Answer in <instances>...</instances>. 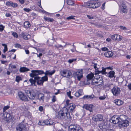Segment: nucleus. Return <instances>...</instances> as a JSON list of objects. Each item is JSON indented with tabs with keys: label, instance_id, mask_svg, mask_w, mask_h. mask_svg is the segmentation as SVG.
I'll return each mask as SVG.
<instances>
[{
	"label": "nucleus",
	"instance_id": "58",
	"mask_svg": "<svg viewBox=\"0 0 131 131\" xmlns=\"http://www.w3.org/2000/svg\"><path fill=\"white\" fill-rule=\"evenodd\" d=\"M119 28L122 29L124 30H126V28L125 26H119Z\"/></svg>",
	"mask_w": 131,
	"mask_h": 131
},
{
	"label": "nucleus",
	"instance_id": "18",
	"mask_svg": "<svg viewBox=\"0 0 131 131\" xmlns=\"http://www.w3.org/2000/svg\"><path fill=\"white\" fill-rule=\"evenodd\" d=\"M112 38L113 40H116L117 41H120L122 39V36L118 35H112Z\"/></svg>",
	"mask_w": 131,
	"mask_h": 131
},
{
	"label": "nucleus",
	"instance_id": "61",
	"mask_svg": "<svg viewBox=\"0 0 131 131\" xmlns=\"http://www.w3.org/2000/svg\"><path fill=\"white\" fill-rule=\"evenodd\" d=\"M106 69L112 70H113V66L109 67H106Z\"/></svg>",
	"mask_w": 131,
	"mask_h": 131
},
{
	"label": "nucleus",
	"instance_id": "33",
	"mask_svg": "<svg viewBox=\"0 0 131 131\" xmlns=\"http://www.w3.org/2000/svg\"><path fill=\"white\" fill-rule=\"evenodd\" d=\"M94 77V74L92 73L89 74L86 76L87 79L88 80H90L92 79Z\"/></svg>",
	"mask_w": 131,
	"mask_h": 131
},
{
	"label": "nucleus",
	"instance_id": "17",
	"mask_svg": "<svg viewBox=\"0 0 131 131\" xmlns=\"http://www.w3.org/2000/svg\"><path fill=\"white\" fill-rule=\"evenodd\" d=\"M37 95V91L36 90H32L29 95H28V97L29 99L34 100L35 99Z\"/></svg>",
	"mask_w": 131,
	"mask_h": 131
},
{
	"label": "nucleus",
	"instance_id": "60",
	"mask_svg": "<svg viewBox=\"0 0 131 131\" xmlns=\"http://www.w3.org/2000/svg\"><path fill=\"white\" fill-rule=\"evenodd\" d=\"M94 96L92 94L91 95H89V99H91L94 98Z\"/></svg>",
	"mask_w": 131,
	"mask_h": 131
},
{
	"label": "nucleus",
	"instance_id": "64",
	"mask_svg": "<svg viewBox=\"0 0 131 131\" xmlns=\"http://www.w3.org/2000/svg\"><path fill=\"white\" fill-rule=\"evenodd\" d=\"M10 16L11 14L9 13H6L5 14V16L7 17H9Z\"/></svg>",
	"mask_w": 131,
	"mask_h": 131
},
{
	"label": "nucleus",
	"instance_id": "45",
	"mask_svg": "<svg viewBox=\"0 0 131 131\" xmlns=\"http://www.w3.org/2000/svg\"><path fill=\"white\" fill-rule=\"evenodd\" d=\"M12 35L14 36V37L17 38L18 37V35L17 34L16 32H13L12 34Z\"/></svg>",
	"mask_w": 131,
	"mask_h": 131
},
{
	"label": "nucleus",
	"instance_id": "47",
	"mask_svg": "<svg viewBox=\"0 0 131 131\" xmlns=\"http://www.w3.org/2000/svg\"><path fill=\"white\" fill-rule=\"evenodd\" d=\"M71 91H69V92H67V95L70 99H72V98L73 97L71 96Z\"/></svg>",
	"mask_w": 131,
	"mask_h": 131
},
{
	"label": "nucleus",
	"instance_id": "24",
	"mask_svg": "<svg viewBox=\"0 0 131 131\" xmlns=\"http://www.w3.org/2000/svg\"><path fill=\"white\" fill-rule=\"evenodd\" d=\"M55 72V71L54 70L52 71H50V70H47L46 71L45 73L44 72L43 74H44L46 75H51Z\"/></svg>",
	"mask_w": 131,
	"mask_h": 131
},
{
	"label": "nucleus",
	"instance_id": "52",
	"mask_svg": "<svg viewBox=\"0 0 131 131\" xmlns=\"http://www.w3.org/2000/svg\"><path fill=\"white\" fill-rule=\"evenodd\" d=\"M23 9L26 12H29L31 10V9L28 8H25Z\"/></svg>",
	"mask_w": 131,
	"mask_h": 131
},
{
	"label": "nucleus",
	"instance_id": "5",
	"mask_svg": "<svg viewBox=\"0 0 131 131\" xmlns=\"http://www.w3.org/2000/svg\"><path fill=\"white\" fill-rule=\"evenodd\" d=\"M69 131H83L80 126L77 125H70L68 128Z\"/></svg>",
	"mask_w": 131,
	"mask_h": 131
},
{
	"label": "nucleus",
	"instance_id": "15",
	"mask_svg": "<svg viewBox=\"0 0 131 131\" xmlns=\"http://www.w3.org/2000/svg\"><path fill=\"white\" fill-rule=\"evenodd\" d=\"M103 119V116L100 114L94 115L93 117V119L96 121H101Z\"/></svg>",
	"mask_w": 131,
	"mask_h": 131
},
{
	"label": "nucleus",
	"instance_id": "16",
	"mask_svg": "<svg viewBox=\"0 0 131 131\" xmlns=\"http://www.w3.org/2000/svg\"><path fill=\"white\" fill-rule=\"evenodd\" d=\"M18 96L20 99L23 101H27L28 100L27 96L22 92H20L18 93Z\"/></svg>",
	"mask_w": 131,
	"mask_h": 131
},
{
	"label": "nucleus",
	"instance_id": "22",
	"mask_svg": "<svg viewBox=\"0 0 131 131\" xmlns=\"http://www.w3.org/2000/svg\"><path fill=\"white\" fill-rule=\"evenodd\" d=\"M45 125H51L53 124V122L51 119H49L45 121Z\"/></svg>",
	"mask_w": 131,
	"mask_h": 131
},
{
	"label": "nucleus",
	"instance_id": "7",
	"mask_svg": "<svg viewBox=\"0 0 131 131\" xmlns=\"http://www.w3.org/2000/svg\"><path fill=\"white\" fill-rule=\"evenodd\" d=\"M60 73L61 75L63 77L70 78L72 77L71 71L68 70H63L61 71Z\"/></svg>",
	"mask_w": 131,
	"mask_h": 131
},
{
	"label": "nucleus",
	"instance_id": "53",
	"mask_svg": "<svg viewBox=\"0 0 131 131\" xmlns=\"http://www.w3.org/2000/svg\"><path fill=\"white\" fill-rule=\"evenodd\" d=\"M9 67L12 69H15L16 68V67L15 65H12L11 64H9Z\"/></svg>",
	"mask_w": 131,
	"mask_h": 131
},
{
	"label": "nucleus",
	"instance_id": "6",
	"mask_svg": "<svg viewBox=\"0 0 131 131\" xmlns=\"http://www.w3.org/2000/svg\"><path fill=\"white\" fill-rule=\"evenodd\" d=\"M73 75L75 79H77L78 81H80L83 77L82 70H78L74 73Z\"/></svg>",
	"mask_w": 131,
	"mask_h": 131
},
{
	"label": "nucleus",
	"instance_id": "12",
	"mask_svg": "<svg viewBox=\"0 0 131 131\" xmlns=\"http://www.w3.org/2000/svg\"><path fill=\"white\" fill-rule=\"evenodd\" d=\"M111 122L113 123L114 124H116L120 123V120L119 119V117L117 115H114L112 117L110 120Z\"/></svg>",
	"mask_w": 131,
	"mask_h": 131
},
{
	"label": "nucleus",
	"instance_id": "48",
	"mask_svg": "<svg viewBox=\"0 0 131 131\" xmlns=\"http://www.w3.org/2000/svg\"><path fill=\"white\" fill-rule=\"evenodd\" d=\"M74 16H70L68 17H67L66 18L67 19L69 20L71 19H74Z\"/></svg>",
	"mask_w": 131,
	"mask_h": 131
},
{
	"label": "nucleus",
	"instance_id": "35",
	"mask_svg": "<svg viewBox=\"0 0 131 131\" xmlns=\"http://www.w3.org/2000/svg\"><path fill=\"white\" fill-rule=\"evenodd\" d=\"M67 4L70 5H72L74 3V1L72 0H68L67 1Z\"/></svg>",
	"mask_w": 131,
	"mask_h": 131
},
{
	"label": "nucleus",
	"instance_id": "1",
	"mask_svg": "<svg viewBox=\"0 0 131 131\" xmlns=\"http://www.w3.org/2000/svg\"><path fill=\"white\" fill-rule=\"evenodd\" d=\"M31 73L30 74V77L34 78L35 80L37 81V84L38 85H43V81L41 79V78L38 76L39 75H41L44 73L43 70H32Z\"/></svg>",
	"mask_w": 131,
	"mask_h": 131
},
{
	"label": "nucleus",
	"instance_id": "28",
	"mask_svg": "<svg viewBox=\"0 0 131 131\" xmlns=\"http://www.w3.org/2000/svg\"><path fill=\"white\" fill-rule=\"evenodd\" d=\"M29 70V69L24 67H21L19 69V71L21 72H23L26 71H28Z\"/></svg>",
	"mask_w": 131,
	"mask_h": 131
},
{
	"label": "nucleus",
	"instance_id": "14",
	"mask_svg": "<svg viewBox=\"0 0 131 131\" xmlns=\"http://www.w3.org/2000/svg\"><path fill=\"white\" fill-rule=\"evenodd\" d=\"M94 106L93 105L91 104H85L84 105L83 107L86 110L89 111L90 112H93Z\"/></svg>",
	"mask_w": 131,
	"mask_h": 131
},
{
	"label": "nucleus",
	"instance_id": "59",
	"mask_svg": "<svg viewBox=\"0 0 131 131\" xmlns=\"http://www.w3.org/2000/svg\"><path fill=\"white\" fill-rule=\"evenodd\" d=\"M74 95L77 97H79L80 96L79 93L78 92H75L74 94Z\"/></svg>",
	"mask_w": 131,
	"mask_h": 131
},
{
	"label": "nucleus",
	"instance_id": "63",
	"mask_svg": "<svg viewBox=\"0 0 131 131\" xmlns=\"http://www.w3.org/2000/svg\"><path fill=\"white\" fill-rule=\"evenodd\" d=\"M39 110L40 111H42L43 110V107L42 106H40L39 107Z\"/></svg>",
	"mask_w": 131,
	"mask_h": 131
},
{
	"label": "nucleus",
	"instance_id": "8",
	"mask_svg": "<svg viewBox=\"0 0 131 131\" xmlns=\"http://www.w3.org/2000/svg\"><path fill=\"white\" fill-rule=\"evenodd\" d=\"M129 122L127 120H125L119 123L118 127L121 129L123 128L125 129L129 126Z\"/></svg>",
	"mask_w": 131,
	"mask_h": 131
},
{
	"label": "nucleus",
	"instance_id": "13",
	"mask_svg": "<svg viewBox=\"0 0 131 131\" xmlns=\"http://www.w3.org/2000/svg\"><path fill=\"white\" fill-rule=\"evenodd\" d=\"M26 128L25 126L22 123H20L16 127V131H25Z\"/></svg>",
	"mask_w": 131,
	"mask_h": 131
},
{
	"label": "nucleus",
	"instance_id": "50",
	"mask_svg": "<svg viewBox=\"0 0 131 131\" xmlns=\"http://www.w3.org/2000/svg\"><path fill=\"white\" fill-rule=\"evenodd\" d=\"M76 59H70L68 61V62L70 63H71L72 62H73L74 61H76Z\"/></svg>",
	"mask_w": 131,
	"mask_h": 131
},
{
	"label": "nucleus",
	"instance_id": "9",
	"mask_svg": "<svg viewBox=\"0 0 131 131\" xmlns=\"http://www.w3.org/2000/svg\"><path fill=\"white\" fill-rule=\"evenodd\" d=\"M75 107L76 106L74 104L70 103L69 104H67L66 107H64L63 108H66L67 112L69 113L73 112Z\"/></svg>",
	"mask_w": 131,
	"mask_h": 131
},
{
	"label": "nucleus",
	"instance_id": "30",
	"mask_svg": "<svg viewBox=\"0 0 131 131\" xmlns=\"http://www.w3.org/2000/svg\"><path fill=\"white\" fill-rule=\"evenodd\" d=\"M100 80V79H99L94 78L92 80L91 84L92 85H95V86Z\"/></svg>",
	"mask_w": 131,
	"mask_h": 131
},
{
	"label": "nucleus",
	"instance_id": "20",
	"mask_svg": "<svg viewBox=\"0 0 131 131\" xmlns=\"http://www.w3.org/2000/svg\"><path fill=\"white\" fill-rule=\"evenodd\" d=\"M127 118V117L124 115H120V116L119 117V119L121 121L120 122L126 120Z\"/></svg>",
	"mask_w": 131,
	"mask_h": 131
},
{
	"label": "nucleus",
	"instance_id": "56",
	"mask_svg": "<svg viewBox=\"0 0 131 131\" xmlns=\"http://www.w3.org/2000/svg\"><path fill=\"white\" fill-rule=\"evenodd\" d=\"M31 91H30L28 90H26L25 91V93L27 94V95L28 96V95H29L30 94V93H31Z\"/></svg>",
	"mask_w": 131,
	"mask_h": 131
},
{
	"label": "nucleus",
	"instance_id": "32",
	"mask_svg": "<svg viewBox=\"0 0 131 131\" xmlns=\"http://www.w3.org/2000/svg\"><path fill=\"white\" fill-rule=\"evenodd\" d=\"M30 26L29 23L28 21H26L24 23V27L25 28H29Z\"/></svg>",
	"mask_w": 131,
	"mask_h": 131
},
{
	"label": "nucleus",
	"instance_id": "62",
	"mask_svg": "<svg viewBox=\"0 0 131 131\" xmlns=\"http://www.w3.org/2000/svg\"><path fill=\"white\" fill-rule=\"evenodd\" d=\"M37 55V57H39L40 58V57L42 56V54L41 53H39V54H38L37 53H36Z\"/></svg>",
	"mask_w": 131,
	"mask_h": 131
},
{
	"label": "nucleus",
	"instance_id": "44",
	"mask_svg": "<svg viewBox=\"0 0 131 131\" xmlns=\"http://www.w3.org/2000/svg\"><path fill=\"white\" fill-rule=\"evenodd\" d=\"M9 106L8 105H7L6 106H4V107H3V112H5L6 110L9 108Z\"/></svg>",
	"mask_w": 131,
	"mask_h": 131
},
{
	"label": "nucleus",
	"instance_id": "57",
	"mask_svg": "<svg viewBox=\"0 0 131 131\" xmlns=\"http://www.w3.org/2000/svg\"><path fill=\"white\" fill-rule=\"evenodd\" d=\"M12 2L10 1H8L6 3V5L7 6H10V5H11V4Z\"/></svg>",
	"mask_w": 131,
	"mask_h": 131
},
{
	"label": "nucleus",
	"instance_id": "21",
	"mask_svg": "<svg viewBox=\"0 0 131 131\" xmlns=\"http://www.w3.org/2000/svg\"><path fill=\"white\" fill-rule=\"evenodd\" d=\"M21 36L23 39L25 40H27L31 38V36L29 34L27 35L25 33H23L21 34Z\"/></svg>",
	"mask_w": 131,
	"mask_h": 131
},
{
	"label": "nucleus",
	"instance_id": "2",
	"mask_svg": "<svg viewBox=\"0 0 131 131\" xmlns=\"http://www.w3.org/2000/svg\"><path fill=\"white\" fill-rule=\"evenodd\" d=\"M66 109V108H63V110L59 113V115L62 120L70 121L72 119V117L67 112Z\"/></svg>",
	"mask_w": 131,
	"mask_h": 131
},
{
	"label": "nucleus",
	"instance_id": "31",
	"mask_svg": "<svg viewBox=\"0 0 131 131\" xmlns=\"http://www.w3.org/2000/svg\"><path fill=\"white\" fill-rule=\"evenodd\" d=\"M99 127L101 129H106L107 128L106 124H105V123H102L99 125Z\"/></svg>",
	"mask_w": 131,
	"mask_h": 131
},
{
	"label": "nucleus",
	"instance_id": "41",
	"mask_svg": "<svg viewBox=\"0 0 131 131\" xmlns=\"http://www.w3.org/2000/svg\"><path fill=\"white\" fill-rule=\"evenodd\" d=\"M21 80V77L19 76H17L16 77V81L18 83Z\"/></svg>",
	"mask_w": 131,
	"mask_h": 131
},
{
	"label": "nucleus",
	"instance_id": "42",
	"mask_svg": "<svg viewBox=\"0 0 131 131\" xmlns=\"http://www.w3.org/2000/svg\"><path fill=\"white\" fill-rule=\"evenodd\" d=\"M17 6V4L16 3H13L12 2L11 5H10V6H12L13 7H16Z\"/></svg>",
	"mask_w": 131,
	"mask_h": 131
},
{
	"label": "nucleus",
	"instance_id": "10",
	"mask_svg": "<svg viewBox=\"0 0 131 131\" xmlns=\"http://www.w3.org/2000/svg\"><path fill=\"white\" fill-rule=\"evenodd\" d=\"M121 89L117 86H114L112 89V92L114 96H117L120 93Z\"/></svg>",
	"mask_w": 131,
	"mask_h": 131
},
{
	"label": "nucleus",
	"instance_id": "54",
	"mask_svg": "<svg viewBox=\"0 0 131 131\" xmlns=\"http://www.w3.org/2000/svg\"><path fill=\"white\" fill-rule=\"evenodd\" d=\"M78 92L79 93L80 96L82 95L83 93V91L82 90H79Z\"/></svg>",
	"mask_w": 131,
	"mask_h": 131
},
{
	"label": "nucleus",
	"instance_id": "36",
	"mask_svg": "<svg viewBox=\"0 0 131 131\" xmlns=\"http://www.w3.org/2000/svg\"><path fill=\"white\" fill-rule=\"evenodd\" d=\"M112 85V84L111 83L108 82L105 84V87L106 88H110L111 86Z\"/></svg>",
	"mask_w": 131,
	"mask_h": 131
},
{
	"label": "nucleus",
	"instance_id": "29",
	"mask_svg": "<svg viewBox=\"0 0 131 131\" xmlns=\"http://www.w3.org/2000/svg\"><path fill=\"white\" fill-rule=\"evenodd\" d=\"M103 85V81L101 79L99 80V81H98L97 84H96L95 86L100 87Z\"/></svg>",
	"mask_w": 131,
	"mask_h": 131
},
{
	"label": "nucleus",
	"instance_id": "4",
	"mask_svg": "<svg viewBox=\"0 0 131 131\" xmlns=\"http://www.w3.org/2000/svg\"><path fill=\"white\" fill-rule=\"evenodd\" d=\"M93 66L95 69V74H107V72H106V68L104 67H102V70H99L98 68L97 67V64L96 63H93Z\"/></svg>",
	"mask_w": 131,
	"mask_h": 131
},
{
	"label": "nucleus",
	"instance_id": "43",
	"mask_svg": "<svg viewBox=\"0 0 131 131\" xmlns=\"http://www.w3.org/2000/svg\"><path fill=\"white\" fill-rule=\"evenodd\" d=\"M14 46L16 48H20L21 49V45L19 43H16L14 45Z\"/></svg>",
	"mask_w": 131,
	"mask_h": 131
},
{
	"label": "nucleus",
	"instance_id": "34",
	"mask_svg": "<svg viewBox=\"0 0 131 131\" xmlns=\"http://www.w3.org/2000/svg\"><path fill=\"white\" fill-rule=\"evenodd\" d=\"M44 19L46 21L48 22H52L54 21V19L52 18L48 17H45Z\"/></svg>",
	"mask_w": 131,
	"mask_h": 131
},
{
	"label": "nucleus",
	"instance_id": "3",
	"mask_svg": "<svg viewBox=\"0 0 131 131\" xmlns=\"http://www.w3.org/2000/svg\"><path fill=\"white\" fill-rule=\"evenodd\" d=\"M98 0H90L89 2L86 3L85 5L87 7L94 9L97 8L100 6V5L97 3H95L94 1Z\"/></svg>",
	"mask_w": 131,
	"mask_h": 131
},
{
	"label": "nucleus",
	"instance_id": "38",
	"mask_svg": "<svg viewBox=\"0 0 131 131\" xmlns=\"http://www.w3.org/2000/svg\"><path fill=\"white\" fill-rule=\"evenodd\" d=\"M38 124L39 125L41 126H43L45 125V121L43 120L40 121L38 123Z\"/></svg>",
	"mask_w": 131,
	"mask_h": 131
},
{
	"label": "nucleus",
	"instance_id": "55",
	"mask_svg": "<svg viewBox=\"0 0 131 131\" xmlns=\"http://www.w3.org/2000/svg\"><path fill=\"white\" fill-rule=\"evenodd\" d=\"M87 17L89 19H93V17L91 15H87Z\"/></svg>",
	"mask_w": 131,
	"mask_h": 131
},
{
	"label": "nucleus",
	"instance_id": "40",
	"mask_svg": "<svg viewBox=\"0 0 131 131\" xmlns=\"http://www.w3.org/2000/svg\"><path fill=\"white\" fill-rule=\"evenodd\" d=\"M7 118L10 119L12 118V116L10 114L8 113H6V116H5Z\"/></svg>",
	"mask_w": 131,
	"mask_h": 131
},
{
	"label": "nucleus",
	"instance_id": "46",
	"mask_svg": "<svg viewBox=\"0 0 131 131\" xmlns=\"http://www.w3.org/2000/svg\"><path fill=\"white\" fill-rule=\"evenodd\" d=\"M5 26H3L2 25H0V31L2 32L4 29L5 28Z\"/></svg>",
	"mask_w": 131,
	"mask_h": 131
},
{
	"label": "nucleus",
	"instance_id": "51",
	"mask_svg": "<svg viewBox=\"0 0 131 131\" xmlns=\"http://www.w3.org/2000/svg\"><path fill=\"white\" fill-rule=\"evenodd\" d=\"M56 100V97L54 95L53 96L52 98V101L53 102H54Z\"/></svg>",
	"mask_w": 131,
	"mask_h": 131
},
{
	"label": "nucleus",
	"instance_id": "27",
	"mask_svg": "<svg viewBox=\"0 0 131 131\" xmlns=\"http://www.w3.org/2000/svg\"><path fill=\"white\" fill-rule=\"evenodd\" d=\"M38 98L40 101H43L44 94L42 93H39L38 95Z\"/></svg>",
	"mask_w": 131,
	"mask_h": 131
},
{
	"label": "nucleus",
	"instance_id": "49",
	"mask_svg": "<svg viewBox=\"0 0 131 131\" xmlns=\"http://www.w3.org/2000/svg\"><path fill=\"white\" fill-rule=\"evenodd\" d=\"M106 98V96L104 95L103 96H101L99 97V99L101 100H104Z\"/></svg>",
	"mask_w": 131,
	"mask_h": 131
},
{
	"label": "nucleus",
	"instance_id": "19",
	"mask_svg": "<svg viewBox=\"0 0 131 131\" xmlns=\"http://www.w3.org/2000/svg\"><path fill=\"white\" fill-rule=\"evenodd\" d=\"M113 102L118 106H120L122 105L123 102L121 100L118 99H116Z\"/></svg>",
	"mask_w": 131,
	"mask_h": 131
},
{
	"label": "nucleus",
	"instance_id": "11",
	"mask_svg": "<svg viewBox=\"0 0 131 131\" xmlns=\"http://www.w3.org/2000/svg\"><path fill=\"white\" fill-rule=\"evenodd\" d=\"M120 4L118 3L119 5L120 6L121 8V11L124 13H126L127 10V6L125 3L122 1L120 2Z\"/></svg>",
	"mask_w": 131,
	"mask_h": 131
},
{
	"label": "nucleus",
	"instance_id": "26",
	"mask_svg": "<svg viewBox=\"0 0 131 131\" xmlns=\"http://www.w3.org/2000/svg\"><path fill=\"white\" fill-rule=\"evenodd\" d=\"M115 72L113 71H111L108 73H107V74L108 77L112 78L114 77Z\"/></svg>",
	"mask_w": 131,
	"mask_h": 131
},
{
	"label": "nucleus",
	"instance_id": "37",
	"mask_svg": "<svg viewBox=\"0 0 131 131\" xmlns=\"http://www.w3.org/2000/svg\"><path fill=\"white\" fill-rule=\"evenodd\" d=\"M2 46L4 47V49L3 50L4 53H5L7 50V45L3 43L2 44Z\"/></svg>",
	"mask_w": 131,
	"mask_h": 131
},
{
	"label": "nucleus",
	"instance_id": "23",
	"mask_svg": "<svg viewBox=\"0 0 131 131\" xmlns=\"http://www.w3.org/2000/svg\"><path fill=\"white\" fill-rule=\"evenodd\" d=\"M104 55L107 57H110L113 56V53L111 51H108L105 52Z\"/></svg>",
	"mask_w": 131,
	"mask_h": 131
},
{
	"label": "nucleus",
	"instance_id": "39",
	"mask_svg": "<svg viewBox=\"0 0 131 131\" xmlns=\"http://www.w3.org/2000/svg\"><path fill=\"white\" fill-rule=\"evenodd\" d=\"M42 81H43V82L45 81H47L48 79V78L47 77L45 76L41 77V79Z\"/></svg>",
	"mask_w": 131,
	"mask_h": 131
},
{
	"label": "nucleus",
	"instance_id": "25",
	"mask_svg": "<svg viewBox=\"0 0 131 131\" xmlns=\"http://www.w3.org/2000/svg\"><path fill=\"white\" fill-rule=\"evenodd\" d=\"M36 81L35 79L34 80L32 79H30L27 82V83L28 84H29V83H30V84H29L30 85H35Z\"/></svg>",
	"mask_w": 131,
	"mask_h": 131
}]
</instances>
